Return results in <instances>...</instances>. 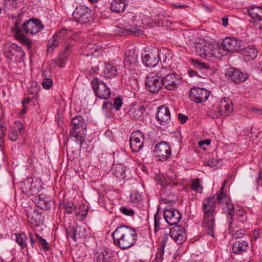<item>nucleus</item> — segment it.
I'll list each match as a JSON object with an SVG mask.
<instances>
[{
	"mask_svg": "<svg viewBox=\"0 0 262 262\" xmlns=\"http://www.w3.org/2000/svg\"><path fill=\"white\" fill-rule=\"evenodd\" d=\"M227 180H225L221 188L220 193L216 198L212 196L206 199L203 203L202 209L204 212V219L202 226L207 234L212 237H214V231L215 228L214 209L215 202L217 200L218 203L221 204L225 211H228L227 217L229 219L228 223L229 228L232 224V217L234 215V206L230 202L228 196L224 192Z\"/></svg>",
	"mask_w": 262,
	"mask_h": 262,
	"instance_id": "f257e3e1",
	"label": "nucleus"
},
{
	"mask_svg": "<svg viewBox=\"0 0 262 262\" xmlns=\"http://www.w3.org/2000/svg\"><path fill=\"white\" fill-rule=\"evenodd\" d=\"M114 244L122 249L132 247L137 241L136 230L127 226L117 227L112 233Z\"/></svg>",
	"mask_w": 262,
	"mask_h": 262,
	"instance_id": "f03ea898",
	"label": "nucleus"
},
{
	"mask_svg": "<svg viewBox=\"0 0 262 262\" xmlns=\"http://www.w3.org/2000/svg\"><path fill=\"white\" fill-rule=\"evenodd\" d=\"M192 48L194 53L203 58L220 57L225 55L224 53H221L220 50L215 49L212 44L206 42L204 39L196 41Z\"/></svg>",
	"mask_w": 262,
	"mask_h": 262,
	"instance_id": "7ed1b4c3",
	"label": "nucleus"
},
{
	"mask_svg": "<svg viewBox=\"0 0 262 262\" xmlns=\"http://www.w3.org/2000/svg\"><path fill=\"white\" fill-rule=\"evenodd\" d=\"M71 125L73 127L70 132V135L74 137L75 142L81 146L84 142V138L81 134H84L85 132L86 124L85 121L81 116H76L72 119Z\"/></svg>",
	"mask_w": 262,
	"mask_h": 262,
	"instance_id": "20e7f679",
	"label": "nucleus"
},
{
	"mask_svg": "<svg viewBox=\"0 0 262 262\" xmlns=\"http://www.w3.org/2000/svg\"><path fill=\"white\" fill-rule=\"evenodd\" d=\"M166 69L162 68L158 73H150L146 77L145 85L147 90L152 93L158 92L162 88L161 77L166 74Z\"/></svg>",
	"mask_w": 262,
	"mask_h": 262,
	"instance_id": "39448f33",
	"label": "nucleus"
},
{
	"mask_svg": "<svg viewBox=\"0 0 262 262\" xmlns=\"http://www.w3.org/2000/svg\"><path fill=\"white\" fill-rule=\"evenodd\" d=\"M215 49H219L221 53L226 55L228 53L239 52L244 50L243 42L233 37H226L223 39L220 46Z\"/></svg>",
	"mask_w": 262,
	"mask_h": 262,
	"instance_id": "423d86ee",
	"label": "nucleus"
},
{
	"mask_svg": "<svg viewBox=\"0 0 262 262\" xmlns=\"http://www.w3.org/2000/svg\"><path fill=\"white\" fill-rule=\"evenodd\" d=\"M233 111V107L229 99H222L216 106L208 112L209 116L216 119L220 117H225L229 116Z\"/></svg>",
	"mask_w": 262,
	"mask_h": 262,
	"instance_id": "0eeeda50",
	"label": "nucleus"
},
{
	"mask_svg": "<svg viewBox=\"0 0 262 262\" xmlns=\"http://www.w3.org/2000/svg\"><path fill=\"white\" fill-rule=\"evenodd\" d=\"M40 187V180L38 178H28L22 182L20 184V189L22 192L28 196L36 194Z\"/></svg>",
	"mask_w": 262,
	"mask_h": 262,
	"instance_id": "6e6552de",
	"label": "nucleus"
},
{
	"mask_svg": "<svg viewBox=\"0 0 262 262\" xmlns=\"http://www.w3.org/2000/svg\"><path fill=\"white\" fill-rule=\"evenodd\" d=\"M4 53L6 57L15 62L21 61L25 55L23 49L15 43L7 45L5 47Z\"/></svg>",
	"mask_w": 262,
	"mask_h": 262,
	"instance_id": "1a4fd4ad",
	"label": "nucleus"
},
{
	"mask_svg": "<svg viewBox=\"0 0 262 262\" xmlns=\"http://www.w3.org/2000/svg\"><path fill=\"white\" fill-rule=\"evenodd\" d=\"M160 59L161 54L157 48L145 51L142 54V62L146 67H155Z\"/></svg>",
	"mask_w": 262,
	"mask_h": 262,
	"instance_id": "9d476101",
	"label": "nucleus"
},
{
	"mask_svg": "<svg viewBox=\"0 0 262 262\" xmlns=\"http://www.w3.org/2000/svg\"><path fill=\"white\" fill-rule=\"evenodd\" d=\"M44 28L40 20L37 18H30L23 23L22 30L27 34L35 35Z\"/></svg>",
	"mask_w": 262,
	"mask_h": 262,
	"instance_id": "9b49d317",
	"label": "nucleus"
},
{
	"mask_svg": "<svg viewBox=\"0 0 262 262\" xmlns=\"http://www.w3.org/2000/svg\"><path fill=\"white\" fill-rule=\"evenodd\" d=\"M95 95L100 99H107L111 96V90L103 81L95 78L92 81Z\"/></svg>",
	"mask_w": 262,
	"mask_h": 262,
	"instance_id": "f8f14e48",
	"label": "nucleus"
},
{
	"mask_svg": "<svg viewBox=\"0 0 262 262\" xmlns=\"http://www.w3.org/2000/svg\"><path fill=\"white\" fill-rule=\"evenodd\" d=\"M163 217L165 221L171 226L177 225L182 219L179 211L170 205L165 207Z\"/></svg>",
	"mask_w": 262,
	"mask_h": 262,
	"instance_id": "ddd939ff",
	"label": "nucleus"
},
{
	"mask_svg": "<svg viewBox=\"0 0 262 262\" xmlns=\"http://www.w3.org/2000/svg\"><path fill=\"white\" fill-rule=\"evenodd\" d=\"M67 38V31L66 30H61L49 40L47 45V52L53 53L55 48L62 44L66 40Z\"/></svg>",
	"mask_w": 262,
	"mask_h": 262,
	"instance_id": "4468645a",
	"label": "nucleus"
},
{
	"mask_svg": "<svg viewBox=\"0 0 262 262\" xmlns=\"http://www.w3.org/2000/svg\"><path fill=\"white\" fill-rule=\"evenodd\" d=\"M73 15L74 19L80 24H86L91 20V10L85 6H77Z\"/></svg>",
	"mask_w": 262,
	"mask_h": 262,
	"instance_id": "2eb2a0df",
	"label": "nucleus"
},
{
	"mask_svg": "<svg viewBox=\"0 0 262 262\" xmlns=\"http://www.w3.org/2000/svg\"><path fill=\"white\" fill-rule=\"evenodd\" d=\"M209 95L210 92L204 88L193 87L190 90L189 97L191 101L199 103L206 101Z\"/></svg>",
	"mask_w": 262,
	"mask_h": 262,
	"instance_id": "dca6fc26",
	"label": "nucleus"
},
{
	"mask_svg": "<svg viewBox=\"0 0 262 262\" xmlns=\"http://www.w3.org/2000/svg\"><path fill=\"white\" fill-rule=\"evenodd\" d=\"M144 135L143 133L137 130L133 132L129 139L130 147L133 152H138L143 147L144 144Z\"/></svg>",
	"mask_w": 262,
	"mask_h": 262,
	"instance_id": "f3484780",
	"label": "nucleus"
},
{
	"mask_svg": "<svg viewBox=\"0 0 262 262\" xmlns=\"http://www.w3.org/2000/svg\"><path fill=\"white\" fill-rule=\"evenodd\" d=\"M166 72L167 71L164 76L161 77V81L162 82V86L163 85L164 87L168 90H173L178 88L179 83V79L175 74L170 73L167 74Z\"/></svg>",
	"mask_w": 262,
	"mask_h": 262,
	"instance_id": "a211bd4d",
	"label": "nucleus"
},
{
	"mask_svg": "<svg viewBox=\"0 0 262 262\" xmlns=\"http://www.w3.org/2000/svg\"><path fill=\"white\" fill-rule=\"evenodd\" d=\"M226 75L233 82L237 83L244 82L248 78L246 73L234 68H228L227 70Z\"/></svg>",
	"mask_w": 262,
	"mask_h": 262,
	"instance_id": "6ab92c4d",
	"label": "nucleus"
},
{
	"mask_svg": "<svg viewBox=\"0 0 262 262\" xmlns=\"http://www.w3.org/2000/svg\"><path fill=\"white\" fill-rule=\"evenodd\" d=\"M156 119L162 125H167L170 122V113L167 106L163 105L158 108Z\"/></svg>",
	"mask_w": 262,
	"mask_h": 262,
	"instance_id": "aec40b11",
	"label": "nucleus"
},
{
	"mask_svg": "<svg viewBox=\"0 0 262 262\" xmlns=\"http://www.w3.org/2000/svg\"><path fill=\"white\" fill-rule=\"evenodd\" d=\"M169 235L173 241L179 245L183 243L187 238L185 229L182 226H175L171 228L169 231Z\"/></svg>",
	"mask_w": 262,
	"mask_h": 262,
	"instance_id": "412c9836",
	"label": "nucleus"
},
{
	"mask_svg": "<svg viewBox=\"0 0 262 262\" xmlns=\"http://www.w3.org/2000/svg\"><path fill=\"white\" fill-rule=\"evenodd\" d=\"M155 152L160 160L167 159L171 155V150L168 144L163 141L155 146Z\"/></svg>",
	"mask_w": 262,
	"mask_h": 262,
	"instance_id": "4be33fe9",
	"label": "nucleus"
},
{
	"mask_svg": "<svg viewBox=\"0 0 262 262\" xmlns=\"http://www.w3.org/2000/svg\"><path fill=\"white\" fill-rule=\"evenodd\" d=\"M67 236L75 242L78 238H82L85 236V230L82 226H76L75 228H69L67 231Z\"/></svg>",
	"mask_w": 262,
	"mask_h": 262,
	"instance_id": "5701e85b",
	"label": "nucleus"
},
{
	"mask_svg": "<svg viewBox=\"0 0 262 262\" xmlns=\"http://www.w3.org/2000/svg\"><path fill=\"white\" fill-rule=\"evenodd\" d=\"M34 202L37 206L42 209L49 210L52 206V199L42 194H40L34 198Z\"/></svg>",
	"mask_w": 262,
	"mask_h": 262,
	"instance_id": "b1692460",
	"label": "nucleus"
},
{
	"mask_svg": "<svg viewBox=\"0 0 262 262\" xmlns=\"http://www.w3.org/2000/svg\"><path fill=\"white\" fill-rule=\"evenodd\" d=\"M170 185L168 184L166 187H164L162 191L161 199L165 204L174 203L178 200V197L173 193L170 192Z\"/></svg>",
	"mask_w": 262,
	"mask_h": 262,
	"instance_id": "393cba45",
	"label": "nucleus"
},
{
	"mask_svg": "<svg viewBox=\"0 0 262 262\" xmlns=\"http://www.w3.org/2000/svg\"><path fill=\"white\" fill-rule=\"evenodd\" d=\"M145 111V107L143 105H135L132 106L128 112L129 117L133 119H141Z\"/></svg>",
	"mask_w": 262,
	"mask_h": 262,
	"instance_id": "a878e982",
	"label": "nucleus"
},
{
	"mask_svg": "<svg viewBox=\"0 0 262 262\" xmlns=\"http://www.w3.org/2000/svg\"><path fill=\"white\" fill-rule=\"evenodd\" d=\"M129 51L128 54L125 53L126 57L124 60L125 67L130 70H136L137 67V55L134 53L131 54Z\"/></svg>",
	"mask_w": 262,
	"mask_h": 262,
	"instance_id": "bb28decb",
	"label": "nucleus"
},
{
	"mask_svg": "<svg viewBox=\"0 0 262 262\" xmlns=\"http://www.w3.org/2000/svg\"><path fill=\"white\" fill-rule=\"evenodd\" d=\"M27 215L29 221L35 226H38L43 221L42 213L36 210L28 211Z\"/></svg>",
	"mask_w": 262,
	"mask_h": 262,
	"instance_id": "cd10ccee",
	"label": "nucleus"
},
{
	"mask_svg": "<svg viewBox=\"0 0 262 262\" xmlns=\"http://www.w3.org/2000/svg\"><path fill=\"white\" fill-rule=\"evenodd\" d=\"M115 31L119 35H125L130 32L133 34L140 36L143 34L142 31L135 27H131L130 25H127L125 28H121L120 27H117Z\"/></svg>",
	"mask_w": 262,
	"mask_h": 262,
	"instance_id": "c85d7f7f",
	"label": "nucleus"
},
{
	"mask_svg": "<svg viewBox=\"0 0 262 262\" xmlns=\"http://www.w3.org/2000/svg\"><path fill=\"white\" fill-rule=\"evenodd\" d=\"M127 5L126 0H113L111 3V10L116 13H123Z\"/></svg>",
	"mask_w": 262,
	"mask_h": 262,
	"instance_id": "c756f323",
	"label": "nucleus"
},
{
	"mask_svg": "<svg viewBox=\"0 0 262 262\" xmlns=\"http://www.w3.org/2000/svg\"><path fill=\"white\" fill-rule=\"evenodd\" d=\"M247 12L253 19V22L262 20L261 7H252L251 8H248Z\"/></svg>",
	"mask_w": 262,
	"mask_h": 262,
	"instance_id": "7c9ffc66",
	"label": "nucleus"
},
{
	"mask_svg": "<svg viewBox=\"0 0 262 262\" xmlns=\"http://www.w3.org/2000/svg\"><path fill=\"white\" fill-rule=\"evenodd\" d=\"M243 58L245 61H250L254 60L257 56L258 51L253 47H244Z\"/></svg>",
	"mask_w": 262,
	"mask_h": 262,
	"instance_id": "2f4dec72",
	"label": "nucleus"
},
{
	"mask_svg": "<svg viewBox=\"0 0 262 262\" xmlns=\"http://www.w3.org/2000/svg\"><path fill=\"white\" fill-rule=\"evenodd\" d=\"M96 259L98 262H115V260L113 254L106 250L98 252Z\"/></svg>",
	"mask_w": 262,
	"mask_h": 262,
	"instance_id": "473e14b6",
	"label": "nucleus"
},
{
	"mask_svg": "<svg viewBox=\"0 0 262 262\" xmlns=\"http://www.w3.org/2000/svg\"><path fill=\"white\" fill-rule=\"evenodd\" d=\"M248 247V243L246 241H236L232 246V251L234 253L239 254L246 251Z\"/></svg>",
	"mask_w": 262,
	"mask_h": 262,
	"instance_id": "72a5a7b5",
	"label": "nucleus"
},
{
	"mask_svg": "<svg viewBox=\"0 0 262 262\" xmlns=\"http://www.w3.org/2000/svg\"><path fill=\"white\" fill-rule=\"evenodd\" d=\"M126 167L121 163L114 165L112 168L113 174L120 180H123L126 177Z\"/></svg>",
	"mask_w": 262,
	"mask_h": 262,
	"instance_id": "f704fd0d",
	"label": "nucleus"
},
{
	"mask_svg": "<svg viewBox=\"0 0 262 262\" xmlns=\"http://www.w3.org/2000/svg\"><path fill=\"white\" fill-rule=\"evenodd\" d=\"M102 74L105 77L110 78L117 75L118 70L116 67L113 66L112 64L105 63Z\"/></svg>",
	"mask_w": 262,
	"mask_h": 262,
	"instance_id": "c9c22d12",
	"label": "nucleus"
},
{
	"mask_svg": "<svg viewBox=\"0 0 262 262\" xmlns=\"http://www.w3.org/2000/svg\"><path fill=\"white\" fill-rule=\"evenodd\" d=\"M143 198L141 194L138 191H133L130 194V202L134 205L140 208L143 207L142 204Z\"/></svg>",
	"mask_w": 262,
	"mask_h": 262,
	"instance_id": "e433bc0d",
	"label": "nucleus"
},
{
	"mask_svg": "<svg viewBox=\"0 0 262 262\" xmlns=\"http://www.w3.org/2000/svg\"><path fill=\"white\" fill-rule=\"evenodd\" d=\"M113 106L112 102L110 101L104 102L102 106V111L106 118H110L113 117L114 113L113 112Z\"/></svg>",
	"mask_w": 262,
	"mask_h": 262,
	"instance_id": "4c0bfd02",
	"label": "nucleus"
},
{
	"mask_svg": "<svg viewBox=\"0 0 262 262\" xmlns=\"http://www.w3.org/2000/svg\"><path fill=\"white\" fill-rule=\"evenodd\" d=\"M16 39L21 43L28 46L29 48H31L32 42L22 33V31L15 33Z\"/></svg>",
	"mask_w": 262,
	"mask_h": 262,
	"instance_id": "58836bf2",
	"label": "nucleus"
},
{
	"mask_svg": "<svg viewBox=\"0 0 262 262\" xmlns=\"http://www.w3.org/2000/svg\"><path fill=\"white\" fill-rule=\"evenodd\" d=\"M83 54L85 56L93 55L98 50V47L93 43H88L85 47L83 46Z\"/></svg>",
	"mask_w": 262,
	"mask_h": 262,
	"instance_id": "ea45409f",
	"label": "nucleus"
},
{
	"mask_svg": "<svg viewBox=\"0 0 262 262\" xmlns=\"http://www.w3.org/2000/svg\"><path fill=\"white\" fill-rule=\"evenodd\" d=\"M27 239V236L24 233L16 234V241L23 249L27 247L26 241Z\"/></svg>",
	"mask_w": 262,
	"mask_h": 262,
	"instance_id": "a19ab883",
	"label": "nucleus"
},
{
	"mask_svg": "<svg viewBox=\"0 0 262 262\" xmlns=\"http://www.w3.org/2000/svg\"><path fill=\"white\" fill-rule=\"evenodd\" d=\"M192 64L193 66L196 69L201 71H206L210 69L209 66L203 62H201L199 60H192Z\"/></svg>",
	"mask_w": 262,
	"mask_h": 262,
	"instance_id": "79ce46f5",
	"label": "nucleus"
},
{
	"mask_svg": "<svg viewBox=\"0 0 262 262\" xmlns=\"http://www.w3.org/2000/svg\"><path fill=\"white\" fill-rule=\"evenodd\" d=\"M65 212L68 214H71L76 209V206L72 201H68L63 205Z\"/></svg>",
	"mask_w": 262,
	"mask_h": 262,
	"instance_id": "37998d69",
	"label": "nucleus"
},
{
	"mask_svg": "<svg viewBox=\"0 0 262 262\" xmlns=\"http://www.w3.org/2000/svg\"><path fill=\"white\" fill-rule=\"evenodd\" d=\"M120 212L124 215L133 216L135 214V211L127 206H121L119 208Z\"/></svg>",
	"mask_w": 262,
	"mask_h": 262,
	"instance_id": "c03bdc74",
	"label": "nucleus"
},
{
	"mask_svg": "<svg viewBox=\"0 0 262 262\" xmlns=\"http://www.w3.org/2000/svg\"><path fill=\"white\" fill-rule=\"evenodd\" d=\"M35 236H36V239L37 242L41 245L42 248L45 251L49 250L50 247L49 246L48 243L47 242L46 240L42 238L38 234H35Z\"/></svg>",
	"mask_w": 262,
	"mask_h": 262,
	"instance_id": "a18cd8bd",
	"label": "nucleus"
},
{
	"mask_svg": "<svg viewBox=\"0 0 262 262\" xmlns=\"http://www.w3.org/2000/svg\"><path fill=\"white\" fill-rule=\"evenodd\" d=\"M200 180L198 178L193 180L192 184H191V187L192 189L198 192L201 193L203 188L200 184Z\"/></svg>",
	"mask_w": 262,
	"mask_h": 262,
	"instance_id": "49530a36",
	"label": "nucleus"
},
{
	"mask_svg": "<svg viewBox=\"0 0 262 262\" xmlns=\"http://www.w3.org/2000/svg\"><path fill=\"white\" fill-rule=\"evenodd\" d=\"M167 178L171 182H174L177 178V176L174 171L171 168H169L166 171Z\"/></svg>",
	"mask_w": 262,
	"mask_h": 262,
	"instance_id": "de8ad7c7",
	"label": "nucleus"
},
{
	"mask_svg": "<svg viewBox=\"0 0 262 262\" xmlns=\"http://www.w3.org/2000/svg\"><path fill=\"white\" fill-rule=\"evenodd\" d=\"M9 139L12 141H15L18 138V134L16 129L11 127V129L8 134Z\"/></svg>",
	"mask_w": 262,
	"mask_h": 262,
	"instance_id": "09e8293b",
	"label": "nucleus"
},
{
	"mask_svg": "<svg viewBox=\"0 0 262 262\" xmlns=\"http://www.w3.org/2000/svg\"><path fill=\"white\" fill-rule=\"evenodd\" d=\"M161 217L159 215V211H157L154 215V223H155V231L157 232L160 229V225Z\"/></svg>",
	"mask_w": 262,
	"mask_h": 262,
	"instance_id": "8fccbe9b",
	"label": "nucleus"
},
{
	"mask_svg": "<svg viewBox=\"0 0 262 262\" xmlns=\"http://www.w3.org/2000/svg\"><path fill=\"white\" fill-rule=\"evenodd\" d=\"M41 84L43 89L49 90L53 85V81L51 78H44L41 82Z\"/></svg>",
	"mask_w": 262,
	"mask_h": 262,
	"instance_id": "3c124183",
	"label": "nucleus"
},
{
	"mask_svg": "<svg viewBox=\"0 0 262 262\" xmlns=\"http://www.w3.org/2000/svg\"><path fill=\"white\" fill-rule=\"evenodd\" d=\"M21 19L20 17H18L15 21V27L12 28L13 31L16 33L20 31H23L22 30V25L21 24Z\"/></svg>",
	"mask_w": 262,
	"mask_h": 262,
	"instance_id": "603ef678",
	"label": "nucleus"
},
{
	"mask_svg": "<svg viewBox=\"0 0 262 262\" xmlns=\"http://www.w3.org/2000/svg\"><path fill=\"white\" fill-rule=\"evenodd\" d=\"M122 105V101L119 97L115 98L114 103L113 104V108L116 111H119Z\"/></svg>",
	"mask_w": 262,
	"mask_h": 262,
	"instance_id": "864d4df0",
	"label": "nucleus"
},
{
	"mask_svg": "<svg viewBox=\"0 0 262 262\" xmlns=\"http://www.w3.org/2000/svg\"><path fill=\"white\" fill-rule=\"evenodd\" d=\"M231 235L235 238H240L243 237L244 233L241 230H233L230 231Z\"/></svg>",
	"mask_w": 262,
	"mask_h": 262,
	"instance_id": "5fc2aeb1",
	"label": "nucleus"
},
{
	"mask_svg": "<svg viewBox=\"0 0 262 262\" xmlns=\"http://www.w3.org/2000/svg\"><path fill=\"white\" fill-rule=\"evenodd\" d=\"M164 249L160 247L158 249V252L156 255L155 258V260L157 261L156 262H159L162 260L163 255L164 252Z\"/></svg>",
	"mask_w": 262,
	"mask_h": 262,
	"instance_id": "6e6d98bb",
	"label": "nucleus"
},
{
	"mask_svg": "<svg viewBox=\"0 0 262 262\" xmlns=\"http://www.w3.org/2000/svg\"><path fill=\"white\" fill-rule=\"evenodd\" d=\"M160 53L161 54V58L162 57L163 58V62L166 64H170V61L171 59V56H170V54L168 53H163L160 52Z\"/></svg>",
	"mask_w": 262,
	"mask_h": 262,
	"instance_id": "4d7b16f0",
	"label": "nucleus"
},
{
	"mask_svg": "<svg viewBox=\"0 0 262 262\" xmlns=\"http://www.w3.org/2000/svg\"><path fill=\"white\" fill-rule=\"evenodd\" d=\"M56 66L60 68H63L65 64V56H61L54 61Z\"/></svg>",
	"mask_w": 262,
	"mask_h": 262,
	"instance_id": "13d9d810",
	"label": "nucleus"
},
{
	"mask_svg": "<svg viewBox=\"0 0 262 262\" xmlns=\"http://www.w3.org/2000/svg\"><path fill=\"white\" fill-rule=\"evenodd\" d=\"M87 211L85 210L79 211L76 213V215L79 220H83L86 216Z\"/></svg>",
	"mask_w": 262,
	"mask_h": 262,
	"instance_id": "bf43d9fd",
	"label": "nucleus"
},
{
	"mask_svg": "<svg viewBox=\"0 0 262 262\" xmlns=\"http://www.w3.org/2000/svg\"><path fill=\"white\" fill-rule=\"evenodd\" d=\"M218 164V162L214 160H209L206 163L208 166L213 168V169H216L217 168Z\"/></svg>",
	"mask_w": 262,
	"mask_h": 262,
	"instance_id": "052dcab7",
	"label": "nucleus"
},
{
	"mask_svg": "<svg viewBox=\"0 0 262 262\" xmlns=\"http://www.w3.org/2000/svg\"><path fill=\"white\" fill-rule=\"evenodd\" d=\"M14 125V127H12L16 129V130L17 131L18 130L19 132H21L24 128V125L19 121H15Z\"/></svg>",
	"mask_w": 262,
	"mask_h": 262,
	"instance_id": "680f3d73",
	"label": "nucleus"
},
{
	"mask_svg": "<svg viewBox=\"0 0 262 262\" xmlns=\"http://www.w3.org/2000/svg\"><path fill=\"white\" fill-rule=\"evenodd\" d=\"M73 51V45L68 43L64 47V53L65 54H69Z\"/></svg>",
	"mask_w": 262,
	"mask_h": 262,
	"instance_id": "e2e57ef3",
	"label": "nucleus"
},
{
	"mask_svg": "<svg viewBox=\"0 0 262 262\" xmlns=\"http://www.w3.org/2000/svg\"><path fill=\"white\" fill-rule=\"evenodd\" d=\"M188 117L186 115H183L181 113L179 114L178 115V119L179 120L181 124L185 123L187 120H188Z\"/></svg>",
	"mask_w": 262,
	"mask_h": 262,
	"instance_id": "0e129e2a",
	"label": "nucleus"
},
{
	"mask_svg": "<svg viewBox=\"0 0 262 262\" xmlns=\"http://www.w3.org/2000/svg\"><path fill=\"white\" fill-rule=\"evenodd\" d=\"M168 234L165 233L163 235V236L162 237V243H161V245L160 246V248L164 249L165 245H166V243L168 240Z\"/></svg>",
	"mask_w": 262,
	"mask_h": 262,
	"instance_id": "69168bd1",
	"label": "nucleus"
},
{
	"mask_svg": "<svg viewBox=\"0 0 262 262\" xmlns=\"http://www.w3.org/2000/svg\"><path fill=\"white\" fill-rule=\"evenodd\" d=\"M210 142H211V141H210V140H209V139H206L205 140H202L199 142V146L200 147H202V148H204V147H203V146L204 145H209L210 144Z\"/></svg>",
	"mask_w": 262,
	"mask_h": 262,
	"instance_id": "338daca9",
	"label": "nucleus"
},
{
	"mask_svg": "<svg viewBox=\"0 0 262 262\" xmlns=\"http://www.w3.org/2000/svg\"><path fill=\"white\" fill-rule=\"evenodd\" d=\"M30 245L32 248H34V245L35 243V239H34L33 233H29V234Z\"/></svg>",
	"mask_w": 262,
	"mask_h": 262,
	"instance_id": "774afa93",
	"label": "nucleus"
}]
</instances>
